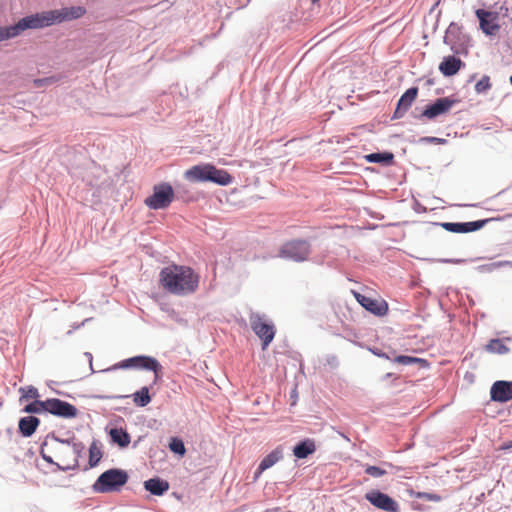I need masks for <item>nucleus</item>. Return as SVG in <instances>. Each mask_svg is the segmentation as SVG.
Wrapping results in <instances>:
<instances>
[{
    "instance_id": "a211bd4d",
    "label": "nucleus",
    "mask_w": 512,
    "mask_h": 512,
    "mask_svg": "<svg viewBox=\"0 0 512 512\" xmlns=\"http://www.w3.org/2000/svg\"><path fill=\"white\" fill-rule=\"evenodd\" d=\"M283 458V450L281 447H277L272 452H270L267 456L263 458L260 462L255 474L254 478L257 479L265 470L272 467L278 461Z\"/></svg>"
},
{
    "instance_id": "2f4dec72",
    "label": "nucleus",
    "mask_w": 512,
    "mask_h": 512,
    "mask_svg": "<svg viewBox=\"0 0 512 512\" xmlns=\"http://www.w3.org/2000/svg\"><path fill=\"white\" fill-rule=\"evenodd\" d=\"M169 448L172 452L179 454L181 456H183L186 453L183 441L176 437L171 439L169 443Z\"/></svg>"
},
{
    "instance_id": "f257e3e1",
    "label": "nucleus",
    "mask_w": 512,
    "mask_h": 512,
    "mask_svg": "<svg viewBox=\"0 0 512 512\" xmlns=\"http://www.w3.org/2000/svg\"><path fill=\"white\" fill-rule=\"evenodd\" d=\"M200 276L191 267L171 264L161 269L159 286L176 296L193 294L199 286Z\"/></svg>"
},
{
    "instance_id": "6ab92c4d",
    "label": "nucleus",
    "mask_w": 512,
    "mask_h": 512,
    "mask_svg": "<svg viewBox=\"0 0 512 512\" xmlns=\"http://www.w3.org/2000/svg\"><path fill=\"white\" fill-rule=\"evenodd\" d=\"M462 66H464V62L460 58L447 56L440 63L439 70L444 76L450 77L455 75Z\"/></svg>"
},
{
    "instance_id": "4be33fe9",
    "label": "nucleus",
    "mask_w": 512,
    "mask_h": 512,
    "mask_svg": "<svg viewBox=\"0 0 512 512\" xmlns=\"http://www.w3.org/2000/svg\"><path fill=\"white\" fill-rule=\"evenodd\" d=\"M315 450L316 446L314 441L307 439L297 444L293 449V453L297 458L303 459L314 453Z\"/></svg>"
},
{
    "instance_id": "c9c22d12",
    "label": "nucleus",
    "mask_w": 512,
    "mask_h": 512,
    "mask_svg": "<svg viewBox=\"0 0 512 512\" xmlns=\"http://www.w3.org/2000/svg\"><path fill=\"white\" fill-rule=\"evenodd\" d=\"M53 82H54V78L53 77H46V78H43V79H36L34 81V83H35V85L37 87H42L45 84H50V83H53Z\"/></svg>"
},
{
    "instance_id": "5701e85b",
    "label": "nucleus",
    "mask_w": 512,
    "mask_h": 512,
    "mask_svg": "<svg viewBox=\"0 0 512 512\" xmlns=\"http://www.w3.org/2000/svg\"><path fill=\"white\" fill-rule=\"evenodd\" d=\"M110 437L120 447H127L130 444V435L123 429L113 428L110 430Z\"/></svg>"
},
{
    "instance_id": "2eb2a0df",
    "label": "nucleus",
    "mask_w": 512,
    "mask_h": 512,
    "mask_svg": "<svg viewBox=\"0 0 512 512\" xmlns=\"http://www.w3.org/2000/svg\"><path fill=\"white\" fill-rule=\"evenodd\" d=\"M418 95V88L413 86L407 89L399 98L396 109L394 111V118H401L409 110L412 103Z\"/></svg>"
},
{
    "instance_id": "f8f14e48",
    "label": "nucleus",
    "mask_w": 512,
    "mask_h": 512,
    "mask_svg": "<svg viewBox=\"0 0 512 512\" xmlns=\"http://www.w3.org/2000/svg\"><path fill=\"white\" fill-rule=\"evenodd\" d=\"M354 296L362 307L374 315L383 316L388 311V304L384 300L373 299L356 292Z\"/></svg>"
},
{
    "instance_id": "9d476101",
    "label": "nucleus",
    "mask_w": 512,
    "mask_h": 512,
    "mask_svg": "<svg viewBox=\"0 0 512 512\" xmlns=\"http://www.w3.org/2000/svg\"><path fill=\"white\" fill-rule=\"evenodd\" d=\"M476 17L479 20L481 30L488 36L495 35L499 29L498 14L495 12L486 11L484 9H477Z\"/></svg>"
},
{
    "instance_id": "c85d7f7f",
    "label": "nucleus",
    "mask_w": 512,
    "mask_h": 512,
    "mask_svg": "<svg viewBox=\"0 0 512 512\" xmlns=\"http://www.w3.org/2000/svg\"><path fill=\"white\" fill-rule=\"evenodd\" d=\"M19 392L21 393L20 402L27 401L29 399L37 400L39 397L38 390L33 386L21 387Z\"/></svg>"
},
{
    "instance_id": "0eeeda50",
    "label": "nucleus",
    "mask_w": 512,
    "mask_h": 512,
    "mask_svg": "<svg viewBox=\"0 0 512 512\" xmlns=\"http://www.w3.org/2000/svg\"><path fill=\"white\" fill-rule=\"evenodd\" d=\"M310 254V244L305 240H291L284 243L279 255L282 258L291 259L293 261H305Z\"/></svg>"
},
{
    "instance_id": "ddd939ff",
    "label": "nucleus",
    "mask_w": 512,
    "mask_h": 512,
    "mask_svg": "<svg viewBox=\"0 0 512 512\" xmlns=\"http://www.w3.org/2000/svg\"><path fill=\"white\" fill-rule=\"evenodd\" d=\"M122 367H140L152 370L155 373V380L158 378V372L161 368L156 359L147 356H136L129 358L123 362Z\"/></svg>"
},
{
    "instance_id": "6e6552de",
    "label": "nucleus",
    "mask_w": 512,
    "mask_h": 512,
    "mask_svg": "<svg viewBox=\"0 0 512 512\" xmlns=\"http://www.w3.org/2000/svg\"><path fill=\"white\" fill-rule=\"evenodd\" d=\"M365 498L374 507L386 512H399V504L389 495L379 490H371L365 494Z\"/></svg>"
},
{
    "instance_id": "39448f33",
    "label": "nucleus",
    "mask_w": 512,
    "mask_h": 512,
    "mask_svg": "<svg viewBox=\"0 0 512 512\" xmlns=\"http://www.w3.org/2000/svg\"><path fill=\"white\" fill-rule=\"evenodd\" d=\"M249 322L253 332L262 341V349L265 350L275 337V327L265 316L258 313H252Z\"/></svg>"
},
{
    "instance_id": "423d86ee",
    "label": "nucleus",
    "mask_w": 512,
    "mask_h": 512,
    "mask_svg": "<svg viewBox=\"0 0 512 512\" xmlns=\"http://www.w3.org/2000/svg\"><path fill=\"white\" fill-rule=\"evenodd\" d=\"M174 199V191L170 184L163 183L154 186L151 196L145 199V204L154 210L167 208Z\"/></svg>"
},
{
    "instance_id": "1a4fd4ad",
    "label": "nucleus",
    "mask_w": 512,
    "mask_h": 512,
    "mask_svg": "<svg viewBox=\"0 0 512 512\" xmlns=\"http://www.w3.org/2000/svg\"><path fill=\"white\" fill-rule=\"evenodd\" d=\"M456 103L457 100L450 97L437 98L434 102L425 107L420 116L427 119H434L448 112Z\"/></svg>"
},
{
    "instance_id": "20e7f679",
    "label": "nucleus",
    "mask_w": 512,
    "mask_h": 512,
    "mask_svg": "<svg viewBox=\"0 0 512 512\" xmlns=\"http://www.w3.org/2000/svg\"><path fill=\"white\" fill-rule=\"evenodd\" d=\"M128 481V474L124 470L109 469L103 472L93 484L97 493H110L119 491Z\"/></svg>"
},
{
    "instance_id": "b1692460",
    "label": "nucleus",
    "mask_w": 512,
    "mask_h": 512,
    "mask_svg": "<svg viewBox=\"0 0 512 512\" xmlns=\"http://www.w3.org/2000/svg\"><path fill=\"white\" fill-rule=\"evenodd\" d=\"M365 159L370 163H384L389 165L393 162L394 155L390 152L371 153L366 155Z\"/></svg>"
},
{
    "instance_id": "ea45409f",
    "label": "nucleus",
    "mask_w": 512,
    "mask_h": 512,
    "mask_svg": "<svg viewBox=\"0 0 512 512\" xmlns=\"http://www.w3.org/2000/svg\"><path fill=\"white\" fill-rule=\"evenodd\" d=\"M426 84H427L428 86L434 85V80H433V79H431V78H430V79H427V80H426Z\"/></svg>"
},
{
    "instance_id": "4c0bfd02",
    "label": "nucleus",
    "mask_w": 512,
    "mask_h": 512,
    "mask_svg": "<svg viewBox=\"0 0 512 512\" xmlns=\"http://www.w3.org/2000/svg\"><path fill=\"white\" fill-rule=\"evenodd\" d=\"M510 448H512V441L506 442V443H504V444L501 446V449H502V450H507V449H510Z\"/></svg>"
},
{
    "instance_id": "58836bf2",
    "label": "nucleus",
    "mask_w": 512,
    "mask_h": 512,
    "mask_svg": "<svg viewBox=\"0 0 512 512\" xmlns=\"http://www.w3.org/2000/svg\"><path fill=\"white\" fill-rule=\"evenodd\" d=\"M424 140L431 141V142H437V143H441L444 141L443 139H440V138H425Z\"/></svg>"
},
{
    "instance_id": "f3484780",
    "label": "nucleus",
    "mask_w": 512,
    "mask_h": 512,
    "mask_svg": "<svg viewBox=\"0 0 512 512\" xmlns=\"http://www.w3.org/2000/svg\"><path fill=\"white\" fill-rule=\"evenodd\" d=\"M486 223V220H478L473 222H466V223H453V222H446L443 223L442 226L447 231L453 232V233H467V232H473L476 230L481 229Z\"/></svg>"
},
{
    "instance_id": "473e14b6",
    "label": "nucleus",
    "mask_w": 512,
    "mask_h": 512,
    "mask_svg": "<svg viewBox=\"0 0 512 512\" xmlns=\"http://www.w3.org/2000/svg\"><path fill=\"white\" fill-rule=\"evenodd\" d=\"M491 88L490 78L484 75L475 85V91L477 94L486 93Z\"/></svg>"
},
{
    "instance_id": "a878e982",
    "label": "nucleus",
    "mask_w": 512,
    "mask_h": 512,
    "mask_svg": "<svg viewBox=\"0 0 512 512\" xmlns=\"http://www.w3.org/2000/svg\"><path fill=\"white\" fill-rule=\"evenodd\" d=\"M486 350L490 353L505 354L509 351V348L504 345L500 339H492L486 345Z\"/></svg>"
},
{
    "instance_id": "7c9ffc66",
    "label": "nucleus",
    "mask_w": 512,
    "mask_h": 512,
    "mask_svg": "<svg viewBox=\"0 0 512 512\" xmlns=\"http://www.w3.org/2000/svg\"><path fill=\"white\" fill-rule=\"evenodd\" d=\"M44 411L46 412V400H35L34 402L26 405L24 408V412L26 413H41Z\"/></svg>"
},
{
    "instance_id": "e433bc0d",
    "label": "nucleus",
    "mask_w": 512,
    "mask_h": 512,
    "mask_svg": "<svg viewBox=\"0 0 512 512\" xmlns=\"http://www.w3.org/2000/svg\"><path fill=\"white\" fill-rule=\"evenodd\" d=\"M41 455H42L43 459H45L47 462H49V463L54 462L53 459L49 455L46 454L44 447L41 448Z\"/></svg>"
},
{
    "instance_id": "9b49d317",
    "label": "nucleus",
    "mask_w": 512,
    "mask_h": 512,
    "mask_svg": "<svg viewBox=\"0 0 512 512\" xmlns=\"http://www.w3.org/2000/svg\"><path fill=\"white\" fill-rule=\"evenodd\" d=\"M46 412L63 418H74L77 415L74 405L57 398L46 400Z\"/></svg>"
},
{
    "instance_id": "f704fd0d",
    "label": "nucleus",
    "mask_w": 512,
    "mask_h": 512,
    "mask_svg": "<svg viewBox=\"0 0 512 512\" xmlns=\"http://www.w3.org/2000/svg\"><path fill=\"white\" fill-rule=\"evenodd\" d=\"M416 498L432 502H440L442 500L441 496L438 494L428 492H418L416 493Z\"/></svg>"
},
{
    "instance_id": "79ce46f5",
    "label": "nucleus",
    "mask_w": 512,
    "mask_h": 512,
    "mask_svg": "<svg viewBox=\"0 0 512 512\" xmlns=\"http://www.w3.org/2000/svg\"><path fill=\"white\" fill-rule=\"evenodd\" d=\"M510 83H511V85H512V75L510 76Z\"/></svg>"
},
{
    "instance_id": "c756f323",
    "label": "nucleus",
    "mask_w": 512,
    "mask_h": 512,
    "mask_svg": "<svg viewBox=\"0 0 512 512\" xmlns=\"http://www.w3.org/2000/svg\"><path fill=\"white\" fill-rule=\"evenodd\" d=\"M394 362L401 364V365H411L414 363H420L421 365H426V363H427L426 360H424V359L412 357V356H406V355H399V356L395 357Z\"/></svg>"
},
{
    "instance_id": "dca6fc26",
    "label": "nucleus",
    "mask_w": 512,
    "mask_h": 512,
    "mask_svg": "<svg viewBox=\"0 0 512 512\" xmlns=\"http://www.w3.org/2000/svg\"><path fill=\"white\" fill-rule=\"evenodd\" d=\"M466 40V35L462 31V27L459 26L455 22H451L446 29L444 36V43L451 46V49L457 52L454 49V46L457 44H463Z\"/></svg>"
},
{
    "instance_id": "cd10ccee",
    "label": "nucleus",
    "mask_w": 512,
    "mask_h": 512,
    "mask_svg": "<svg viewBox=\"0 0 512 512\" xmlns=\"http://www.w3.org/2000/svg\"><path fill=\"white\" fill-rule=\"evenodd\" d=\"M19 36L16 23L10 26L0 27V42Z\"/></svg>"
},
{
    "instance_id": "aec40b11",
    "label": "nucleus",
    "mask_w": 512,
    "mask_h": 512,
    "mask_svg": "<svg viewBox=\"0 0 512 512\" xmlns=\"http://www.w3.org/2000/svg\"><path fill=\"white\" fill-rule=\"evenodd\" d=\"M144 487L151 494L160 496L168 491L169 484L167 481L161 480L159 478H152L144 482Z\"/></svg>"
},
{
    "instance_id": "f03ea898",
    "label": "nucleus",
    "mask_w": 512,
    "mask_h": 512,
    "mask_svg": "<svg viewBox=\"0 0 512 512\" xmlns=\"http://www.w3.org/2000/svg\"><path fill=\"white\" fill-rule=\"evenodd\" d=\"M86 13L82 6L64 7L60 10H50L42 13H36L21 18L16 23L18 35L27 29H39L51 26L55 23L81 18Z\"/></svg>"
},
{
    "instance_id": "bb28decb",
    "label": "nucleus",
    "mask_w": 512,
    "mask_h": 512,
    "mask_svg": "<svg viewBox=\"0 0 512 512\" xmlns=\"http://www.w3.org/2000/svg\"><path fill=\"white\" fill-rule=\"evenodd\" d=\"M102 458V452L100 447L93 442L89 447V464L90 466H95L99 463Z\"/></svg>"
},
{
    "instance_id": "a19ab883",
    "label": "nucleus",
    "mask_w": 512,
    "mask_h": 512,
    "mask_svg": "<svg viewBox=\"0 0 512 512\" xmlns=\"http://www.w3.org/2000/svg\"><path fill=\"white\" fill-rule=\"evenodd\" d=\"M311 1H312L313 3H316V2H318L319 0H311Z\"/></svg>"
},
{
    "instance_id": "72a5a7b5",
    "label": "nucleus",
    "mask_w": 512,
    "mask_h": 512,
    "mask_svg": "<svg viewBox=\"0 0 512 512\" xmlns=\"http://www.w3.org/2000/svg\"><path fill=\"white\" fill-rule=\"evenodd\" d=\"M365 472L375 478L382 477L386 474V471L380 467L367 465L365 468Z\"/></svg>"
},
{
    "instance_id": "7ed1b4c3",
    "label": "nucleus",
    "mask_w": 512,
    "mask_h": 512,
    "mask_svg": "<svg viewBox=\"0 0 512 512\" xmlns=\"http://www.w3.org/2000/svg\"><path fill=\"white\" fill-rule=\"evenodd\" d=\"M185 177L194 182L210 181L222 186L232 182V176L225 170L211 164L195 165L185 172Z\"/></svg>"
},
{
    "instance_id": "4468645a",
    "label": "nucleus",
    "mask_w": 512,
    "mask_h": 512,
    "mask_svg": "<svg viewBox=\"0 0 512 512\" xmlns=\"http://www.w3.org/2000/svg\"><path fill=\"white\" fill-rule=\"evenodd\" d=\"M493 401L505 403L512 399V382L496 381L490 389Z\"/></svg>"
},
{
    "instance_id": "412c9836",
    "label": "nucleus",
    "mask_w": 512,
    "mask_h": 512,
    "mask_svg": "<svg viewBox=\"0 0 512 512\" xmlns=\"http://www.w3.org/2000/svg\"><path fill=\"white\" fill-rule=\"evenodd\" d=\"M39 423L40 421L37 417H23L19 421V430L23 436L29 437L36 431Z\"/></svg>"
},
{
    "instance_id": "393cba45",
    "label": "nucleus",
    "mask_w": 512,
    "mask_h": 512,
    "mask_svg": "<svg viewBox=\"0 0 512 512\" xmlns=\"http://www.w3.org/2000/svg\"><path fill=\"white\" fill-rule=\"evenodd\" d=\"M133 401L137 406L144 407L151 401L148 387H142L139 391L133 394Z\"/></svg>"
}]
</instances>
